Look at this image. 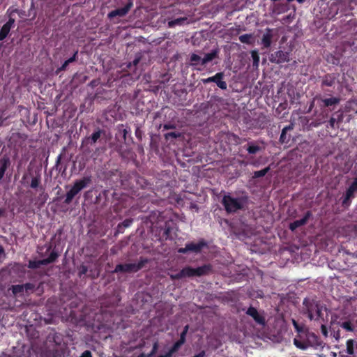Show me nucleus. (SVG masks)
Masks as SVG:
<instances>
[{
    "label": "nucleus",
    "mask_w": 357,
    "mask_h": 357,
    "mask_svg": "<svg viewBox=\"0 0 357 357\" xmlns=\"http://www.w3.org/2000/svg\"><path fill=\"white\" fill-rule=\"evenodd\" d=\"M209 270L210 267L208 266H203L196 268L187 266L181 270V274L183 278L192 276H201L206 273Z\"/></svg>",
    "instance_id": "39448f33"
},
{
    "label": "nucleus",
    "mask_w": 357,
    "mask_h": 357,
    "mask_svg": "<svg viewBox=\"0 0 357 357\" xmlns=\"http://www.w3.org/2000/svg\"><path fill=\"white\" fill-rule=\"evenodd\" d=\"M14 23V19L10 18L9 20L2 26L0 30V40H3L8 35Z\"/></svg>",
    "instance_id": "ddd939ff"
},
{
    "label": "nucleus",
    "mask_w": 357,
    "mask_h": 357,
    "mask_svg": "<svg viewBox=\"0 0 357 357\" xmlns=\"http://www.w3.org/2000/svg\"><path fill=\"white\" fill-rule=\"evenodd\" d=\"M223 74L222 73H218L213 77H208L206 79H204V83L213 82L214 83H216L218 87H220L222 89H227V83L225 81H222Z\"/></svg>",
    "instance_id": "9b49d317"
},
{
    "label": "nucleus",
    "mask_w": 357,
    "mask_h": 357,
    "mask_svg": "<svg viewBox=\"0 0 357 357\" xmlns=\"http://www.w3.org/2000/svg\"><path fill=\"white\" fill-rule=\"evenodd\" d=\"M323 102L326 107L332 106L338 104L340 99L335 97L324 99Z\"/></svg>",
    "instance_id": "aec40b11"
},
{
    "label": "nucleus",
    "mask_w": 357,
    "mask_h": 357,
    "mask_svg": "<svg viewBox=\"0 0 357 357\" xmlns=\"http://www.w3.org/2000/svg\"><path fill=\"white\" fill-rule=\"evenodd\" d=\"M251 56L253 60V66L258 67L259 63V56L257 50H252L251 52Z\"/></svg>",
    "instance_id": "5701e85b"
},
{
    "label": "nucleus",
    "mask_w": 357,
    "mask_h": 357,
    "mask_svg": "<svg viewBox=\"0 0 357 357\" xmlns=\"http://www.w3.org/2000/svg\"><path fill=\"white\" fill-rule=\"evenodd\" d=\"M292 129H293V125L291 124V125H289V126L284 127L282 130H283V132H287V131L291 130Z\"/></svg>",
    "instance_id": "a19ab883"
},
{
    "label": "nucleus",
    "mask_w": 357,
    "mask_h": 357,
    "mask_svg": "<svg viewBox=\"0 0 357 357\" xmlns=\"http://www.w3.org/2000/svg\"><path fill=\"white\" fill-rule=\"evenodd\" d=\"M188 326H185V328H184V330L181 333V337H180V340L185 342V335L188 333Z\"/></svg>",
    "instance_id": "72a5a7b5"
},
{
    "label": "nucleus",
    "mask_w": 357,
    "mask_h": 357,
    "mask_svg": "<svg viewBox=\"0 0 357 357\" xmlns=\"http://www.w3.org/2000/svg\"><path fill=\"white\" fill-rule=\"evenodd\" d=\"M179 136H180V134L178 132H169L165 135L166 138H169V137L176 138Z\"/></svg>",
    "instance_id": "f704fd0d"
},
{
    "label": "nucleus",
    "mask_w": 357,
    "mask_h": 357,
    "mask_svg": "<svg viewBox=\"0 0 357 357\" xmlns=\"http://www.w3.org/2000/svg\"><path fill=\"white\" fill-rule=\"evenodd\" d=\"M89 182L90 179L89 178L77 181L72 188L67 192L65 202L67 204L70 203L73 197L85 188Z\"/></svg>",
    "instance_id": "f03ea898"
},
{
    "label": "nucleus",
    "mask_w": 357,
    "mask_h": 357,
    "mask_svg": "<svg viewBox=\"0 0 357 357\" xmlns=\"http://www.w3.org/2000/svg\"><path fill=\"white\" fill-rule=\"evenodd\" d=\"M357 191V178L354 181L351 186L349 188L346 192L345 199L343 201V204H346L347 202L353 196L354 193Z\"/></svg>",
    "instance_id": "2eb2a0df"
},
{
    "label": "nucleus",
    "mask_w": 357,
    "mask_h": 357,
    "mask_svg": "<svg viewBox=\"0 0 357 357\" xmlns=\"http://www.w3.org/2000/svg\"><path fill=\"white\" fill-rule=\"evenodd\" d=\"M339 335H336V339H338Z\"/></svg>",
    "instance_id": "bf43d9fd"
},
{
    "label": "nucleus",
    "mask_w": 357,
    "mask_h": 357,
    "mask_svg": "<svg viewBox=\"0 0 357 357\" xmlns=\"http://www.w3.org/2000/svg\"><path fill=\"white\" fill-rule=\"evenodd\" d=\"M174 353L171 350L169 351L166 354L162 355L163 357H171Z\"/></svg>",
    "instance_id": "09e8293b"
},
{
    "label": "nucleus",
    "mask_w": 357,
    "mask_h": 357,
    "mask_svg": "<svg viewBox=\"0 0 357 357\" xmlns=\"http://www.w3.org/2000/svg\"><path fill=\"white\" fill-rule=\"evenodd\" d=\"M186 20L185 17L177 18L174 20L169 21L168 22L169 27H174L176 25H181L184 21Z\"/></svg>",
    "instance_id": "412c9836"
},
{
    "label": "nucleus",
    "mask_w": 357,
    "mask_h": 357,
    "mask_svg": "<svg viewBox=\"0 0 357 357\" xmlns=\"http://www.w3.org/2000/svg\"><path fill=\"white\" fill-rule=\"evenodd\" d=\"M132 7V2L130 1L123 8L111 11L108 13L107 16L109 18H113L117 16L123 17L128 13V11L130 10Z\"/></svg>",
    "instance_id": "6e6552de"
},
{
    "label": "nucleus",
    "mask_w": 357,
    "mask_h": 357,
    "mask_svg": "<svg viewBox=\"0 0 357 357\" xmlns=\"http://www.w3.org/2000/svg\"><path fill=\"white\" fill-rule=\"evenodd\" d=\"M23 287H24V289L26 291H28L29 290H31L33 289V285L32 284H30V283H26L25 284H22Z\"/></svg>",
    "instance_id": "4c0bfd02"
},
{
    "label": "nucleus",
    "mask_w": 357,
    "mask_h": 357,
    "mask_svg": "<svg viewBox=\"0 0 357 357\" xmlns=\"http://www.w3.org/2000/svg\"><path fill=\"white\" fill-rule=\"evenodd\" d=\"M2 212H3L2 210L0 209V215L2 214Z\"/></svg>",
    "instance_id": "13d9d810"
},
{
    "label": "nucleus",
    "mask_w": 357,
    "mask_h": 357,
    "mask_svg": "<svg viewBox=\"0 0 357 357\" xmlns=\"http://www.w3.org/2000/svg\"><path fill=\"white\" fill-rule=\"evenodd\" d=\"M69 64V63L68 62V61L66 60L63 64L62 65V66L60 68V70H65L66 68L67 67V66Z\"/></svg>",
    "instance_id": "de8ad7c7"
},
{
    "label": "nucleus",
    "mask_w": 357,
    "mask_h": 357,
    "mask_svg": "<svg viewBox=\"0 0 357 357\" xmlns=\"http://www.w3.org/2000/svg\"><path fill=\"white\" fill-rule=\"evenodd\" d=\"M294 344L297 348L302 350H305L308 348L306 339L303 340L302 335H299L298 337L294 338Z\"/></svg>",
    "instance_id": "dca6fc26"
},
{
    "label": "nucleus",
    "mask_w": 357,
    "mask_h": 357,
    "mask_svg": "<svg viewBox=\"0 0 357 357\" xmlns=\"http://www.w3.org/2000/svg\"><path fill=\"white\" fill-rule=\"evenodd\" d=\"M133 62H134L135 65H137V63L139 62V60L138 59H135Z\"/></svg>",
    "instance_id": "6e6d98bb"
},
{
    "label": "nucleus",
    "mask_w": 357,
    "mask_h": 357,
    "mask_svg": "<svg viewBox=\"0 0 357 357\" xmlns=\"http://www.w3.org/2000/svg\"><path fill=\"white\" fill-rule=\"evenodd\" d=\"M273 31L269 28L265 29L261 37V44L264 48H268L271 45L273 37Z\"/></svg>",
    "instance_id": "f8f14e48"
},
{
    "label": "nucleus",
    "mask_w": 357,
    "mask_h": 357,
    "mask_svg": "<svg viewBox=\"0 0 357 357\" xmlns=\"http://www.w3.org/2000/svg\"><path fill=\"white\" fill-rule=\"evenodd\" d=\"M247 314L250 315L251 317H252L257 322H258V323L262 322V319L259 316L258 312L255 308L250 307L247 311Z\"/></svg>",
    "instance_id": "6ab92c4d"
},
{
    "label": "nucleus",
    "mask_w": 357,
    "mask_h": 357,
    "mask_svg": "<svg viewBox=\"0 0 357 357\" xmlns=\"http://www.w3.org/2000/svg\"><path fill=\"white\" fill-rule=\"evenodd\" d=\"M80 357H92L89 351H85Z\"/></svg>",
    "instance_id": "79ce46f5"
},
{
    "label": "nucleus",
    "mask_w": 357,
    "mask_h": 357,
    "mask_svg": "<svg viewBox=\"0 0 357 357\" xmlns=\"http://www.w3.org/2000/svg\"><path fill=\"white\" fill-rule=\"evenodd\" d=\"M145 261H141L139 262H135V263H128L125 264H119L116 266L114 272V273H119V272H123V273H132V272H137L139 269H141L144 264Z\"/></svg>",
    "instance_id": "7ed1b4c3"
},
{
    "label": "nucleus",
    "mask_w": 357,
    "mask_h": 357,
    "mask_svg": "<svg viewBox=\"0 0 357 357\" xmlns=\"http://www.w3.org/2000/svg\"><path fill=\"white\" fill-rule=\"evenodd\" d=\"M9 164V159L8 158H3L0 160V169L6 172L7 167Z\"/></svg>",
    "instance_id": "a878e982"
},
{
    "label": "nucleus",
    "mask_w": 357,
    "mask_h": 357,
    "mask_svg": "<svg viewBox=\"0 0 357 357\" xmlns=\"http://www.w3.org/2000/svg\"><path fill=\"white\" fill-rule=\"evenodd\" d=\"M351 104L356 107V113L357 114V102L353 101L351 102Z\"/></svg>",
    "instance_id": "864d4df0"
},
{
    "label": "nucleus",
    "mask_w": 357,
    "mask_h": 357,
    "mask_svg": "<svg viewBox=\"0 0 357 357\" xmlns=\"http://www.w3.org/2000/svg\"><path fill=\"white\" fill-rule=\"evenodd\" d=\"M339 335H336V339H338Z\"/></svg>",
    "instance_id": "052dcab7"
},
{
    "label": "nucleus",
    "mask_w": 357,
    "mask_h": 357,
    "mask_svg": "<svg viewBox=\"0 0 357 357\" xmlns=\"http://www.w3.org/2000/svg\"><path fill=\"white\" fill-rule=\"evenodd\" d=\"M342 116L340 115L337 119H335V117H331L329 121V125L331 128H334L336 126H338L339 122L342 121Z\"/></svg>",
    "instance_id": "b1692460"
},
{
    "label": "nucleus",
    "mask_w": 357,
    "mask_h": 357,
    "mask_svg": "<svg viewBox=\"0 0 357 357\" xmlns=\"http://www.w3.org/2000/svg\"><path fill=\"white\" fill-rule=\"evenodd\" d=\"M13 294L15 296L22 293L24 289L22 284L13 285L11 287Z\"/></svg>",
    "instance_id": "4be33fe9"
},
{
    "label": "nucleus",
    "mask_w": 357,
    "mask_h": 357,
    "mask_svg": "<svg viewBox=\"0 0 357 357\" xmlns=\"http://www.w3.org/2000/svg\"><path fill=\"white\" fill-rule=\"evenodd\" d=\"M293 325H294V328H296V330L298 333H303V328L298 326V324H297V322L295 320H293Z\"/></svg>",
    "instance_id": "e433bc0d"
},
{
    "label": "nucleus",
    "mask_w": 357,
    "mask_h": 357,
    "mask_svg": "<svg viewBox=\"0 0 357 357\" xmlns=\"http://www.w3.org/2000/svg\"><path fill=\"white\" fill-rule=\"evenodd\" d=\"M303 303L306 306L307 317L310 320H317L321 317V307L317 303L305 300Z\"/></svg>",
    "instance_id": "20e7f679"
},
{
    "label": "nucleus",
    "mask_w": 357,
    "mask_h": 357,
    "mask_svg": "<svg viewBox=\"0 0 357 357\" xmlns=\"http://www.w3.org/2000/svg\"><path fill=\"white\" fill-rule=\"evenodd\" d=\"M5 172L0 169V180L3 177Z\"/></svg>",
    "instance_id": "603ef678"
},
{
    "label": "nucleus",
    "mask_w": 357,
    "mask_h": 357,
    "mask_svg": "<svg viewBox=\"0 0 357 357\" xmlns=\"http://www.w3.org/2000/svg\"><path fill=\"white\" fill-rule=\"evenodd\" d=\"M170 277L173 280L183 278V275L181 274V271L176 274L171 275Z\"/></svg>",
    "instance_id": "c9c22d12"
},
{
    "label": "nucleus",
    "mask_w": 357,
    "mask_h": 357,
    "mask_svg": "<svg viewBox=\"0 0 357 357\" xmlns=\"http://www.w3.org/2000/svg\"><path fill=\"white\" fill-rule=\"evenodd\" d=\"M86 272V269L84 267H83V270H82V273H85Z\"/></svg>",
    "instance_id": "4d7b16f0"
},
{
    "label": "nucleus",
    "mask_w": 357,
    "mask_h": 357,
    "mask_svg": "<svg viewBox=\"0 0 357 357\" xmlns=\"http://www.w3.org/2000/svg\"><path fill=\"white\" fill-rule=\"evenodd\" d=\"M270 60L271 62L281 63L289 61V55L288 52L283 51H277L271 55Z\"/></svg>",
    "instance_id": "0eeeda50"
},
{
    "label": "nucleus",
    "mask_w": 357,
    "mask_h": 357,
    "mask_svg": "<svg viewBox=\"0 0 357 357\" xmlns=\"http://www.w3.org/2000/svg\"><path fill=\"white\" fill-rule=\"evenodd\" d=\"M347 352L348 354H354V347H353V340H349L347 341Z\"/></svg>",
    "instance_id": "cd10ccee"
},
{
    "label": "nucleus",
    "mask_w": 357,
    "mask_h": 357,
    "mask_svg": "<svg viewBox=\"0 0 357 357\" xmlns=\"http://www.w3.org/2000/svg\"><path fill=\"white\" fill-rule=\"evenodd\" d=\"M4 258V252L2 247L0 246V261Z\"/></svg>",
    "instance_id": "49530a36"
},
{
    "label": "nucleus",
    "mask_w": 357,
    "mask_h": 357,
    "mask_svg": "<svg viewBox=\"0 0 357 357\" xmlns=\"http://www.w3.org/2000/svg\"><path fill=\"white\" fill-rule=\"evenodd\" d=\"M341 326L343 328H344L345 330H347V331H354V328L352 327L351 323L349 321L343 322L341 324Z\"/></svg>",
    "instance_id": "7c9ffc66"
},
{
    "label": "nucleus",
    "mask_w": 357,
    "mask_h": 357,
    "mask_svg": "<svg viewBox=\"0 0 357 357\" xmlns=\"http://www.w3.org/2000/svg\"><path fill=\"white\" fill-rule=\"evenodd\" d=\"M321 332H322L323 335L325 337H326L328 335V331H327L326 327L324 325H321Z\"/></svg>",
    "instance_id": "ea45409f"
},
{
    "label": "nucleus",
    "mask_w": 357,
    "mask_h": 357,
    "mask_svg": "<svg viewBox=\"0 0 357 357\" xmlns=\"http://www.w3.org/2000/svg\"><path fill=\"white\" fill-rule=\"evenodd\" d=\"M204 245L205 243L203 241H201L197 243H190L186 244L185 248H180L178 251L180 253H185L187 252H193L195 253H198L202 250Z\"/></svg>",
    "instance_id": "423d86ee"
},
{
    "label": "nucleus",
    "mask_w": 357,
    "mask_h": 357,
    "mask_svg": "<svg viewBox=\"0 0 357 357\" xmlns=\"http://www.w3.org/2000/svg\"><path fill=\"white\" fill-rule=\"evenodd\" d=\"M289 2L293 1L294 0H287ZM297 1L300 3H302L305 1V0H297Z\"/></svg>",
    "instance_id": "5fc2aeb1"
},
{
    "label": "nucleus",
    "mask_w": 357,
    "mask_h": 357,
    "mask_svg": "<svg viewBox=\"0 0 357 357\" xmlns=\"http://www.w3.org/2000/svg\"><path fill=\"white\" fill-rule=\"evenodd\" d=\"M185 342L179 340L178 342H176L174 346L172 347V348L170 349L172 351V352L174 353L176 352L180 347L182 344H184Z\"/></svg>",
    "instance_id": "c756f323"
},
{
    "label": "nucleus",
    "mask_w": 357,
    "mask_h": 357,
    "mask_svg": "<svg viewBox=\"0 0 357 357\" xmlns=\"http://www.w3.org/2000/svg\"><path fill=\"white\" fill-rule=\"evenodd\" d=\"M159 357H163L162 355H160Z\"/></svg>",
    "instance_id": "680f3d73"
},
{
    "label": "nucleus",
    "mask_w": 357,
    "mask_h": 357,
    "mask_svg": "<svg viewBox=\"0 0 357 357\" xmlns=\"http://www.w3.org/2000/svg\"><path fill=\"white\" fill-rule=\"evenodd\" d=\"M174 353L171 350L169 351L166 354L162 355L163 357H171Z\"/></svg>",
    "instance_id": "8fccbe9b"
},
{
    "label": "nucleus",
    "mask_w": 357,
    "mask_h": 357,
    "mask_svg": "<svg viewBox=\"0 0 357 357\" xmlns=\"http://www.w3.org/2000/svg\"><path fill=\"white\" fill-rule=\"evenodd\" d=\"M259 148L257 146H250L248 148V151L250 153H252L253 154V153H257L259 151Z\"/></svg>",
    "instance_id": "2f4dec72"
},
{
    "label": "nucleus",
    "mask_w": 357,
    "mask_h": 357,
    "mask_svg": "<svg viewBox=\"0 0 357 357\" xmlns=\"http://www.w3.org/2000/svg\"><path fill=\"white\" fill-rule=\"evenodd\" d=\"M239 40L243 43L253 44L255 38L252 34H243L239 36Z\"/></svg>",
    "instance_id": "f3484780"
},
{
    "label": "nucleus",
    "mask_w": 357,
    "mask_h": 357,
    "mask_svg": "<svg viewBox=\"0 0 357 357\" xmlns=\"http://www.w3.org/2000/svg\"><path fill=\"white\" fill-rule=\"evenodd\" d=\"M324 84L326 86H332L333 84V80H328V77H326L324 80Z\"/></svg>",
    "instance_id": "58836bf2"
},
{
    "label": "nucleus",
    "mask_w": 357,
    "mask_h": 357,
    "mask_svg": "<svg viewBox=\"0 0 357 357\" xmlns=\"http://www.w3.org/2000/svg\"><path fill=\"white\" fill-rule=\"evenodd\" d=\"M173 128H174V126H172V125L166 124V125L164 126V128L167 129V130L172 129Z\"/></svg>",
    "instance_id": "3c124183"
},
{
    "label": "nucleus",
    "mask_w": 357,
    "mask_h": 357,
    "mask_svg": "<svg viewBox=\"0 0 357 357\" xmlns=\"http://www.w3.org/2000/svg\"><path fill=\"white\" fill-rule=\"evenodd\" d=\"M57 257H58V255L56 252H52L50 254V257L47 259L40 260L38 261H30L29 267L34 268L39 267L40 265H45V264H50L51 262H53L56 259Z\"/></svg>",
    "instance_id": "9d476101"
},
{
    "label": "nucleus",
    "mask_w": 357,
    "mask_h": 357,
    "mask_svg": "<svg viewBox=\"0 0 357 357\" xmlns=\"http://www.w3.org/2000/svg\"><path fill=\"white\" fill-rule=\"evenodd\" d=\"M40 181L38 178H33L31 182V187L33 188H37L39 185Z\"/></svg>",
    "instance_id": "473e14b6"
},
{
    "label": "nucleus",
    "mask_w": 357,
    "mask_h": 357,
    "mask_svg": "<svg viewBox=\"0 0 357 357\" xmlns=\"http://www.w3.org/2000/svg\"><path fill=\"white\" fill-rule=\"evenodd\" d=\"M202 58L200 56L196 54H192L190 55V61L192 62V65H197L198 63H202Z\"/></svg>",
    "instance_id": "393cba45"
},
{
    "label": "nucleus",
    "mask_w": 357,
    "mask_h": 357,
    "mask_svg": "<svg viewBox=\"0 0 357 357\" xmlns=\"http://www.w3.org/2000/svg\"><path fill=\"white\" fill-rule=\"evenodd\" d=\"M286 133L287 132H283V130H282V133H281V135H280V140L284 142L285 141V138H286Z\"/></svg>",
    "instance_id": "a18cd8bd"
},
{
    "label": "nucleus",
    "mask_w": 357,
    "mask_h": 357,
    "mask_svg": "<svg viewBox=\"0 0 357 357\" xmlns=\"http://www.w3.org/2000/svg\"><path fill=\"white\" fill-rule=\"evenodd\" d=\"M218 52L214 50L207 54L202 59V64L205 65L206 63L211 61L213 59L217 56Z\"/></svg>",
    "instance_id": "a211bd4d"
},
{
    "label": "nucleus",
    "mask_w": 357,
    "mask_h": 357,
    "mask_svg": "<svg viewBox=\"0 0 357 357\" xmlns=\"http://www.w3.org/2000/svg\"><path fill=\"white\" fill-rule=\"evenodd\" d=\"M269 171V167H266L264 169H261V170H259V171H257V172H255L254 173V177L255 178H258V177H261V176H264V175H266V174Z\"/></svg>",
    "instance_id": "bb28decb"
},
{
    "label": "nucleus",
    "mask_w": 357,
    "mask_h": 357,
    "mask_svg": "<svg viewBox=\"0 0 357 357\" xmlns=\"http://www.w3.org/2000/svg\"><path fill=\"white\" fill-rule=\"evenodd\" d=\"M222 204L227 213H234L243 208L245 200L241 197H234L227 195L223 197Z\"/></svg>",
    "instance_id": "f257e3e1"
},
{
    "label": "nucleus",
    "mask_w": 357,
    "mask_h": 357,
    "mask_svg": "<svg viewBox=\"0 0 357 357\" xmlns=\"http://www.w3.org/2000/svg\"><path fill=\"white\" fill-rule=\"evenodd\" d=\"M101 130H98L96 132H95L91 137V143L94 144L97 142V140L101 136Z\"/></svg>",
    "instance_id": "c85d7f7f"
},
{
    "label": "nucleus",
    "mask_w": 357,
    "mask_h": 357,
    "mask_svg": "<svg viewBox=\"0 0 357 357\" xmlns=\"http://www.w3.org/2000/svg\"><path fill=\"white\" fill-rule=\"evenodd\" d=\"M310 216V213L307 212L306 213V215L302 219L296 220L294 222L291 223L290 226H289L290 229L294 231L297 227L305 225L307 222Z\"/></svg>",
    "instance_id": "4468645a"
},
{
    "label": "nucleus",
    "mask_w": 357,
    "mask_h": 357,
    "mask_svg": "<svg viewBox=\"0 0 357 357\" xmlns=\"http://www.w3.org/2000/svg\"><path fill=\"white\" fill-rule=\"evenodd\" d=\"M157 349H158V344L155 343L154 345H153L152 351L151 352V354L148 356H152L156 351Z\"/></svg>",
    "instance_id": "37998d69"
},
{
    "label": "nucleus",
    "mask_w": 357,
    "mask_h": 357,
    "mask_svg": "<svg viewBox=\"0 0 357 357\" xmlns=\"http://www.w3.org/2000/svg\"><path fill=\"white\" fill-rule=\"evenodd\" d=\"M77 54V52H76L72 57L67 60L69 63L73 62L75 60Z\"/></svg>",
    "instance_id": "c03bdc74"
},
{
    "label": "nucleus",
    "mask_w": 357,
    "mask_h": 357,
    "mask_svg": "<svg viewBox=\"0 0 357 357\" xmlns=\"http://www.w3.org/2000/svg\"><path fill=\"white\" fill-rule=\"evenodd\" d=\"M305 339L308 347H312L316 349L323 347V343L321 342L318 337L313 333H307L305 334Z\"/></svg>",
    "instance_id": "1a4fd4ad"
}]
</instances>
